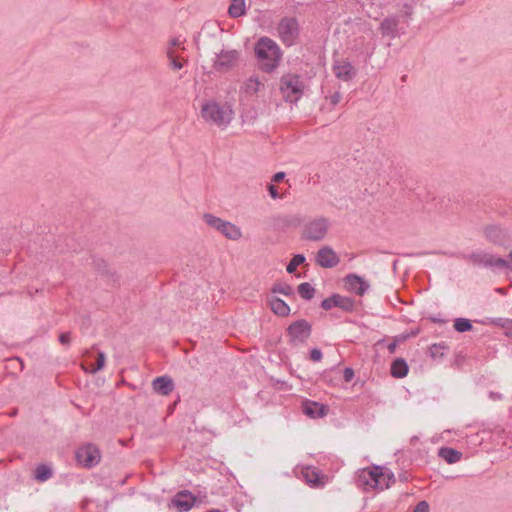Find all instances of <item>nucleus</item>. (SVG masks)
I'll use <instances>...</instances> for the list:
<instances>
[{
    "label": "nucleus",
    "instance_id": "1",
    "mask_svg": "<svg viewBox=\"0 0 512 512\" xmlns=\"http://www.w3.org/2000/svg\"><path fill=\"white\" fill-rule=\"evenodd\" d=\"M254 54L259 69L265 73L274 72L283 57V51L278 43L268 36H262L256 41Z\"/></svg>",
    "mask_w": 512,
    "mask_h": 512
},
{
    "label": "nucleus",
    "instance_id": "2",
    "mask_svg": "<svg viewBox=\"0 0 512 512\" xmlns=\"http://www.w3.org/2000/svg\"><path fill=\"white\" fill-rule=\"evenodd\" d=\"M276 33L283 45L290 48L299 43L301 27L295 16H284L276 25Z\"/></svg>",
    "mask_w": 512,
    "mask_h": 512
},
{
    "label": "nucleus",
    "instance_id": "3",
    "mask_svg": "<svg viewBox=\"0 0 512 512\" xmlns=\"http://www.w3.org/2000/svg\"><path fill=\"white\" fill-rule=\"evenodd\" d=\"M312 330V324L306 319H297L291 322L285 329L287 343L294 348L306 345L312 335Z\"/></svg>",
    "mask_w": 512,
    "mask_h": 512
},
{
    "label": "nucleus",
    "instance_id": "4",
    "mask_svg": "<svg viewBox=\"0 0 512 512\" xmlns=\"http://www.w3.org/2000/svg\"><path fill=\"white\" fill-rule=\"evenodd\" d=\"M279 89L286 102L297 103L304 94V83L301 76L287 73L281 76Z\"/></svg>",
    "mask_w": 512,
    "mask_h": 512
},
{
    "label": "nucleus",
    "instance_id": "5",
    "mask_svg": "<svg viewBox=\"0 0 512 512\" xmlns=\"http://www.w3.org/2000/svg\"><path fill=\"white\" fill-rule=\"evenodd\" d=\"M233 111L227 106H221L216 101H208L202 105L201 116L209 123L216 124L218 126H226L232 120Z\"/></svg>",
    "mask_w": 512,
    "mask_h": 512
},
{
    "label": "nucleus",
    "instance_id": "6",
    "mask_svg": "<svg viewBox=\"0 0 512 512\" xmlns=\"http://www.w3.org/2000/svg\"><path fill=\"white\" fill-rule=\"evenodd\" d=\"M203 220L209 227L215 229L229 240L236 241L242 237L240 227L211 213L203 214Z\"/></svg>",
    "mask_w": 512,
    "mask_h": 512
},
{
    "label": "nucleus",
    "instance_id": "7",
    "mask_svg": "<svg viewBox=\"0 0 512 512\" xmlns=\"http://www.w3.org/2000/svg\"><path fill=\"white\" fill-rule=\"evenodd\" d=\"M463 258L470 261L474 266L489 268L493 271L502 270L503 266H507L506 259L483 251L472 252L468 255H463Z\"/></svg>",
    "mask_w": 512,
    "mask_h": 512
},
{
    "label": "nucleus",
    "instance_id": "8",
    "mask_svg": "<svg viewBox=\"0 0 512 512\" xmlns=\"http://www.w3.org/2000/svg\"><path fill=\"white\" fill-rule=\"evenodd\" d=\"M381 479V466L371 465L370 467L359 469L355 475V484L364 490L379 489Z\"/></svg>",
    "mask_w": 512,
    "mask_h": 512
},
{
    "label": "nucleus",
    "instance_id": "9",
    "mask_svg": "<svg viewBox=\"0 0 512 512\" xmlns=\"http://www.w3.org/2000/svg\"><path fill=\"white\" fill-rule=\"evenodd\" d=\"M320 307L325 311L338 308L345 313H354L357 311L356 300L349 296H343L339 293H332L329 297L324 298Z\"/></svg>",
    "mask_w": 512,
    "mask_h": 512
},
{
    "label": "nucleus",
    "instance_id": "10",
    "mask_svg": "<svg viewBox=\"0 0 512 512\" xmlns=\"http://www.w3.org/2000/svg\"><path fill=\"white\" fill-rule=\"evenodd\" d=\"M75 458L77 463L83 467L93 468L100 462V449L95 444L88 443L76 450Z\"/></svg>",
    "mask_w": 512,
    "mask_h": 512
},
{
    "label": "nucleus",
    "instance_id": "11",
    "mask_svg": "<svg viewBox=\"0 0 512 512\" xmlns=\"http://www.w3.org/2000/svg\"><path fill=\"white\" fill-rule=\"evenodd\" d=\"M328 228V220L325 217H319L304 226L302 238L310 241H320L326 236Z\"/></svg>",
    "mask_w": 512,
    "mask_h": 512
},
{
    "label": "nucleus",
    "instance_id": "12",
    "mask_svg": "<svg viewBox=\"0 0 512 512\" xmlns=\"http://www.w3.org/2000/svg\"><path fill=\"white\" fill-rule=\"evenodd\" d=\"M483 234L488 242L497 246H505L511 240L509 230L499 224L484 226Z\"/></svg>",
    "mask_w": 512,
    "mask_h": 512
},
{
    "label": "nucleus",
    "instance_id": "13",
    "mask_svg": "<svg viewBox=\"0 0 512 512\" xmlns=\"http://www.w3.org/2000/svg\"><path fill=\"white\" fill-rule=\"evenodd\" d=\"M239 52L237 50H221L215 54L213 68L216 71H228L235 67L239 60Z\"/></svg>",
    "mask_w": 512,
    "mask_h": 512
},
{
    "label": "nucleus",
    "instance_id": "14",
    "mask_svg": "<svg viewBox=\"0 0 512 512\" xmlns=\"http://www.w3.org/2000/svg\"><path fill=\"white\" fill-rule=\"evenodd\" d=\"M345 287L348 291L358 296H363L370 288V284L364 277L355 273H349L344 277Z\"/></svg>",
    "mask_w": 512,
    "mask_h": 512
},
{
    "label": "nucleus",
    "instance_id": "15",
    "mask_svg": "<svg viewBox=\"0 0 512 512\" xmlns=\"http://www.w3.org/2000/svg\"><path fill=\"white\" fill-rule=\"evenodd\" d=\"M315 262L322 268H333L340 263V258L330 246H323L318 250Z\"/></svg>",
    "mask_w": 512,
    "mask_h": 512
},
{
    "label": "nucleus",
    "instance_id": "16",
    "mask_svg": "<svg viewBox=\"0 0 512 512\" xmlns=\"http://www.w3.org/2000/svg\"><path fill=\"white\" fill-rule=\"evenodd\" d=\"M302 477L307 485L311 488H320L325 485L326 475L322 471L314 466L304 467L301 471Z\"/></svg>",
    "mask_w": 512,
    "mask_h": 512
},
{
    "label": "nucleus",
    "instance_id": "17",
    "mask_svg": "<svg viewBox=\"0 0 512 512\" xmlns=\"http://www.w3.org/2000/svg\"><path fill=\"white\" fill-rule=\"evenodd\" d=\"M196 503V496L188 490L179 491L171 500L178 512H188Z\"/></svg>",
    "mask_w": 512,
    "mask_h": 512
},
{
    "label": "nucleus",
    "instance_id": "18",
    "mask_svg": "<svg viewBox=\"0 0 512 512\" xmlns=\"http://www.w3.org/2000/svg\"><path fill=\"white\" fill-rule=\"evenodd\" d=\"M329 407L316 401L306 399L302 402V412L311 419L323 418L327 415Z\"/></svg>",
    "mask_w": 512,
    "mask_h": 512
},
{
    "label": "nucleus",
    "instance_id": "19",
    "mask_svg": "<svg viewBox=\"0 0 512 512\" xmlns=\"http://www.w3.org/2000/svg\"><path fill=\"white\" fill-rule=\"evenodd\" d=\"M301 218L292 215H276L271 217L270 223L274 230L285 231L290 227H298L301 225Z\"/></svg>",
    "mask_w": 512,
    "mask_h": 512
},
{
    "label": "nucleus",
    "instance_id": "20",
    "mask_svg": "<svg viewBox=\"0 0 512 512\" xmlns=\"http://www.w3.org/2000/svg\"><path fill=\"white\" fill-rule=\"evenodd\" d=\"M92 264L94 269L101 276H105L107 281L113 285L119 282V276L115 270L111 269L106 260L99 257H93Z\"/></svg>",
    "mask_w": 512,
    "mask_h": 512
},
{
    "label": "nucleus",
    "instance_id": "21",
    "mask_svg": "<svg viewBox=\"0 0 512 512\" xmlns=\"http://www.w3.org/2000/svg\"><path fill=\"white\" fill-rule=\"evenodd\" d=\"M333 72L338 79L344 82L351 81L357 75V70L352 66L351 62L347 60L335 62L333 65Z\"/></svg>",
    "mask_w": 512,
    "mask_h": 512
},
{
    "label": "nucleus",
    "instance_id": "22",
    "mask_svg": "<svg viewBox=\"0 0 512 512\" xmlns=\"http://www.w3.org/2000/svg\"><path fill=\"white\" fill-rule=\"evenodd\" d=\"M152 388L156 393L167 396L174 389L173 379L168 375L158 376L153 379Z\"/></svg>",
    "mask_w": 512,
    "mask_h": 512
},
{
    "label": "nucleus",
    "instance_id": "23",
    "mask_svg": "<svg viewBox=\"0 0 512 512\" xmlns=\"http://www.w3.org/2000/svg\"><path fill=\"white\" fill-rule=\"evenodd\" d=\"M267 303L275 315L280 317H287L290 315V306L283 299L277 296H267Z\"/></svg>",
    "mask_w": 512,
    "mask_h": 512
},
{
    "label": "nucleus",
    "instance_id": "24",
    "mask_svg": "<svg viewBox=\"0 0 512 512\" xmlns=\"http://www.w3.org/2000/svg\"><path fill=\"white\" fill-rule=\"evenodd\" d=\"M409 372L408 363L404 358H396L392 361L390 366V374L392 377L401 379L407 376Z\"/></svg>",
    "mask_w": 512,
    "mask_h": 512
},
{
    "label": "nucleus",
    "instance_id": "25",
    "mask_svg": "<svg viewBox=\"0 0 512 512\" xmlns=\"http://www.w3.org/2000/svg\"><path fill=\"white\" fill-rule=\"evenodd\" d=\"M54 475L52 464L40 463L34 468V480L38 482H46Z\"/></svg>",
    "mask_w": 512,
    "mask_h": 512
},
{
    "label": "nucleus",
    "instance_id": "26",
    "mask_svg": "<svg viewBox=\"0 0 512 512\" xmlns=\"http://www.w3.org/2000/svg\"><path fill=\"white\" fill-rule=\"evenodd\" d=\"M438 456L448 464H454L461 460L462 452L455 448L444 446L439 448Z\"/></svg>",
    "mask_w": 512,
    "mask_h": 512
},
{
    "label": "nucleus",
    "instance_id": "27",
    "mask_svg": "<svg viewBox=\"0 0 512 512\" xmlns=\"http://www.w3.org/2000/svg\"><path fill=\"white\" fill-rule=\"evenodd\" d=\"M399 21L395 17H386L380 23V31L383 36L395 37Z\"/></svg>",
    "mask_w": 512,
    "mask_h": 512
},
{
    "label": "nucleus",
    "instance_id": "28",
    "mask_svg": "<svg viewBox=\"0 0 512 512\" xmlns=\"http://www.w3.org/2000/svg\"><path fill=\"white\" fill-rule=\"evenodd\" d=\"M246 14V2L245 0H230L228 7V15L231 18H239Z\"/></svg>",
    "mask_w": 512,
    "mask_h": 512
},
{
    "label": "nucleus",
    "instance_id": "29",
    "mask_svg": "<svg viewBox=\"0 0 512 512\" xmlns=\"http://www.w3.org/2000/svg\"><path fill=\"white\" fill-rule=\"evenodd\" d=\"M395 475L394 473L388 469L381 467V479H380V486L378 490H385L390 488L395 483Z\"/></svg>",
    "mask_w": 512,
    "mask_h": 512
},
{
    "label": "nucleus",
    "instance_id": "30",
    "mask_svg": "<svg viewBox=\"0 0 512 512\" xmlns=\"http://www.w3.org/2000/svg\"><path fill=\"white\" fill-rule=\"evenodd\" d=\"M453 328L458 333H465L473 329V324L468 318L458 317L454 319Z\"/></svg>",
    "mask_w": 512,
    "mask_h": 512
},
{
    "label": "nucleus",
    "instance_id": "31",
    "mask_svg": "<svg viewBox=\"0 0 512 512\" xmlns=\"http://www.w3.org/2000/svg\"><path fill=\"white\" fill-rule=\"evenodd\" d=\"M446 350H449V345L446 342L434 343L429 347V355L433 359H441Z\"/></svg>",
    "mask_w": 512,
    "mask_h": 512
},
{
    "label": "nucleus",
    "instance_id": "32",
    "mask_svg": "<svg viewBox=\"0 0 512 512\" xmlns=\"http://www.w3.org/2000/svg\"><path fill=\"white\" fill-rule=\"evenodd\" d=\"M271 293H279L288 297L295 295L294 288L290 284L285 282H278L273 284V286L271 287Z\"/></svg>",
    "mask_w": 512,
    "mask_h": 512
},
{
    "label": "nucleus",
    "instance_id": "33",
    "mask_svg": "<svg viewBox=\"0 0 512 512\" xmlns=\"http://www.w3.org/2000/svg\"><path fill=\"white\" fill-rule=\"evenodd\" d=\"M297 291L301 298L306 301H310L313 299L316 290L310 283L303 282L298 285Z\"/></svg>",
    "mask_w": 512,
    "mask_h": 512
},
{
    "label": "nucleus",
    "instance_id": "34",
    "mask_svg": "<svg viewBox=\"0 0 512 512\" xmlns=\"http://www.w3.org/2000/svg\"><path fill=\"white\" fill-rule=\"evenodd\" d=\"M306 257L303 254H295L286 266V271L289 274L295 273L297 267L305 263Z\"/></svg>",
    "mask_w": 512,
    "mask_h": 512
},
{
    "label": "nucleus",
    "instance_id": "35",
    "mask_svg": "<svg viewBox=\"0 0 512 512\" xmlns=\"http://www.w3.org/2000/svg\"><path fill=\"white\" fill-rule=\"evenodd\" d=\"M246 91L250 93H257L260 89L261 82L257 76H251L246 81Z\"/></svg>",
    "mask_w": 512,
    "mask_h": 512
},
{
    "label": "nucleus",
    "instance_id": "36",
    "mask_svg": "<svg viewBox=\"0 0 512 512\" xmlns=\"http://www.w3.org/2000/svg\"><path fill=\"white\" fill-rule=\"evenodd\" d=\"M105 362H106L105 353L103 351H98L96 364L91 370L92 373H96V372L102 370L105 366Z\"/></svg>",
    "mask_w": 512,
    "mask_h": 512
},
{
    "label": "nucleus",
    "instance_id": "37",
    "mask_svg": "<svg viewBox=\"0 0 512 512\" xmlns=\"http://www.w3.org/2000/svg\"><path fill=\"white\" fill-rule=\"evenodd\" d=\"M167 57L169 58L170 65L174 70H180L183 68L182 62L174 56V53L171 49H168Z\"/></svg>",
    "mask_w": 512,
    "mask_h": 512
},
{
    "label": "nucleus",
    "instance_id": "38",
    "mask_svg": "<svg viewBox=\"0 0 512 512\" xmlns=\"http://www.w3.org/2000/svg\"><path fill=\"white\" fill-rule=\"evenodd\" d=\"M323 358V353L320 348L314 347L309 350L308 359L312 362H320Z\"/></svg>",
    "mask_w": 512,
    "mask_h": 512
},
{
    "label": "nucleus",
    "instance_id": "39",
    "mask_svg": "<svg viewBox=\"0 0 512 512\" xmlns=\"http://www.w3.org/2000/svg\"><path fill=\"white\" fill-rule=\"evenodd\" d=\"M65 241H66V250L67 251L76 252L79 249V244H77L75 242L73 237L68 236L65 238Z\"/></svg>",
    "mask_w": 512,
    "mask_h": 512
},
{
    "label": "nucleus",
    "instance_id": "40",
    "mask_svg": "<svg viewBox=\"0 0 512 512\" xmlns=\"http://www.w3.org/2000/svg\"><path fill=\"white\" fill-rule=\"evenodd\" d=\"M58 341L64 346H69L71 343V333L69 331L60 333Z\"/></svg>",
    "mask_w": 512,
    "mask_h": 512
},
{
    "label": "nucleus",
    "instance_id": "41",
    "mask_svg": "<svg viewBox=\"0 0 512 512\" xmlns=\"http://www.w3.org/2000/svg\"><path fill=\"white\" fill-rule=\"evenodd\" d=\"M355 376V371L351 367H346L343 370V379L345 382H351Z\"/></svg>",
    "mask_w": 512,
    "mask_h": 512
},
{
    "label": "nucleus",
    "instance_id": "42",
    "mask_svg": "<svg viewBox=\"0 0 512 512\" xmlns=\"http://www.w3.org/2000/svg\"><path fill=\"white\" fill-rule=\"evenodd\" d=\"M429 504L427 501L422 500L416 504L412 512H429Z\"/></svg>",
    "mask_w": 512,
    "mask_h": 512
},
{
    "label": "nucleus",
    "instance_id": "43",
    "mask_svg": "<svg viewBox=\"0 0 512 512\" xmlns=\"http://www.w3.org/2000/svg\"><path fill=\"white\" fill-rule=\"evenodd\" d=\"M267 190L272 199H278L280 197L276 186L272 183L267 185Z\"/></svg>",
    "mask_w": 512,
    "mask_h": 512
},
{
    "label": "nucleus",
    "instance_id": "44",
    "mask_svg": "<svg viewBox=\"0 0 512 512\" xmlns=\"http://www.w3.org/2000/svg\"><path fill=\"white\" fill-rule=\"evenodd\" d=\"M413 13V7L408 4V3H405L401 9V15L403 17H410Z\"/></svg>",
    "mask_w": 512,
    "mask_h": 512
},
{
    "label": "nucleus",
    "instance_id": "45",
    "mask_svg": "<svg viewBox=\"0 0 512 512\" xmlns=\"http://www.w3.org/2000/svg\"><path fill=\"white\" fill-rule=\"evenodd\" d=\"M409 338H410V335H408V334H406V333H401V334H399V335L395 336V337L393 338V340H394L397 344H399V343H402V342L406 341V340H407V339H409Z\"/></svg>",
    "mask_w": 512,
    "mask_h": 512
},
{
    "label": "nucleus",
    "instance_id": "46",
    "mask_svg": "<svg viewBox=\"0 0 512 512\" xmlns=\"http://www.w3.org/2000/svg\"><path fill=\"white\" fill-rule=\"evenodd\" d=\"M341 100V95L339 92H335L330 96V103L335 106L337 105Z\"/></svg>",
    "mask_w": 512,
    "mask_h": 512
},
{
    "label": "nucleus",
    "instance_id": "47",
    "mask_svg": "<svg viewBox=\"0 0 512 512\" xmlns=\"http://www.w3.org/2000/svg\"><path fill=\"white\" fill-rule=\"evenodd\" d=\"M286 174L284 172H277L273 175L272 181L273 182H280L285 178Z\"/></svg>",
    "mask_w": 512,
    "mask_h": 512
},
{
    "label": "nucleus",
    "instance_id": "48",
    "mask_svg": "<svg viewBox=\"0 0 512 512\" xmlns=\"http://www.w3.org/2000/svg\"><path fill=\"white\" fill-rule=\"evenodd\" d=\"M493 324L497 325V326H501V327H506L509 325L508 322H506V319H503V318H497L493 321Z\"/></svg>",
    "mask_w": 512,
    "mask_h": 512
},
{
    "label": "nucleus",
    "instance_id": "49",
    "mask_svg": "<svg viewBox=\"0 0 512 512\" xmlns=\"http://www.w3.org/2000/svg\"><path fill=\"white\" fill-rule=\"evenodd\" d=\"M398 344L393 340L392 342H390L387 346V349H388V352L390 354H394L395 351H396V348H397Z\"/></svg>",
    "mask_w": 512,
    "mask_h": 512
},
{
    "label": "nucleus",
    "instance_id": "50",
    "mask_svg": "<svg viewBox=\"0 0 512 512\" xmlns=\"http://www.w3.org/2000/svg\"><path fill=\"white\" fill-rule=\"evenodd\" d=\"M331 374H332V370H330V371H325V372L323 373L322 378H323V380H324L326 383H330V382H332V380H331V378H330Z\"/></svg>",
    "mask_w": 512,
    "mask_h": 512
},
{
    "label": "nucleus",
    "instance_id": "51",
    "mask_svg": "<svg viewBox=\"0 0 512 512\" xmlns=\"http://www.w3.org/2000/svg\"><path fill=\"white\" fill-rule=\"evenodd\" d=\"M429 320L432 322V323H444L445 320L439 318V317H436V316H431L429 317Z\"/></svg>",
    "mask_w": 512,
    "mask_h": 512
},
{
    "label": "nucleus",
    "instance_id": "52",
    "mask_svg": "<svg viewBox=\"0 0 512 512\" xmlns=\"http://www.w3.org/2000/svg\"><path fill=\"white\" fill-rule=\"evenodd\" d=\"M398 477H399V480H400L401 482H407V481H408V475H407V473H406V472H404V473H400V474L398 475Z\"/></svg>",
    "mask_w": 512,
    "mask_h": 512
},
{
    "label": "nucleus",
    "instance_id": "53",
    "mask_svg": "<svg viewBox=\"0 0 512 512\" xmlns=\"http://www.w3.org/2000/svg\"><path fill=\"white\" fill-rule=\"evenodd\" d=\"M180 44H181V43H180V41H179V39H178V38H172V39L170 40V45H171V46H179Z\"/></svg>",
    "mask_w": 512,
    "mask_h": 512
},
{
    "label": "nucleus",
    "instance_id": "54",
    "mask_svg": "<svg viewBox=\"0 0 512 512\" xmlns=\"http://www.w3.org/2000/svg\"><path fill=\"white\" fill-rule=\"evenodd\" d=\"M418 333H419V330L417 329V330H412L411 332H409L407 334L410 335V338H411V337L417 336Z\"/></svg>",
    "mask_w": 512,
    "mask_h": 512
},
{
    "label": "nucleus",
    "instance_id": "55",
    "mask_svg": "<svg viewBox=\"0 0 512 512\" xmlns=\"http://www.w3.org/2000/svg\"><path fill=\"white\" fill-rule=\"evenodd\" d=\"M503 269L512 270V262L507 261V266H503Z\"/></svg>",
    "mask_w": 512,
    "mask_h": 512
},
{
    "label": "nucleus",
    "instance_id": "56",
    "mask_svg": "<svg viewBox=\"0 0 512 512\" xmlns=\"http://www.w3.org/2000/svg\"><path fill=\"white\" fill-rule=\"evenodd\" d=\"M507 261L512 262V252L507 255Z\"/></svg>",
    "mask_w": 512,
    "mask_h": 512
},
{
    "label": "nucleus",
    "instance_id": "57",
    "mask_svg": "<svg viewBox=\"0 0 512 512\" xmlns=\"http://www.w3.org/2000/svg\"><path fill=\"white\" fill-rule=\"evenodd\" d=\"M418 441V437L417 436H413L411 438V443H414V442H417Z\"/></svg>",
    "mask_w": 512,
    "mask_h": 512
},
{
    "label": "nucleus",
    "instance_id": "58",
    "mask_svg": "<svg viewBox=\"0 0 512 512\" xmlns=\"http://www.w3.org/2000/svg\"><path fill=\"white\" fill-rule=\"evenodd\" d=\"M505 335L512 339V332H506Z\"/></svg>",
    "mask_w": 512,
    "mask_h": 512
},
{
    "label": "nucleus",
    "instance_id": "59",
    "mask_svg": "<svg viewBox=\"0 0 512 512\" xmlns=\"http://www.w3.org/2000/svg\"><path fill=\"white\" fill-rule=\"evenodd\" d=\"M207 512H221V511H220V510H218V509H210V510H208Z\"/></svg>",
    "mask_w": 512,
    "mask_h": 512
},
{
    "label": "nucleus",
    "instance_id": "60",
    "mask_svg": "<svg viewBox=\"0 0 512 512\" xmlns=\"http://www.w3.org/2000/svg\"><path fill=\"white\" fill-rule=\"evenodd\" d=\"M300 5H303V3H301V2H297V3L294 5V8L296 9V8H297L298 6H300Z\"/></svg>",
    "mask_w": 512,
    "mask_h": 512
},
{
    "label": "nucleus",
    "instance_id": "61",
    "mask_svg": "<svg viewBox=\"0 0 512 512\" xmlns=\"http://www.w3.org/2000/svg\"><path fill=\"white\" fill-rule=\"evenodd\" d=\"M506 322H508L509 325L512 327V319H506Z\"/></svg>",
    "mask_w": 512,
    "mask_h": 512
}]
</instances>
